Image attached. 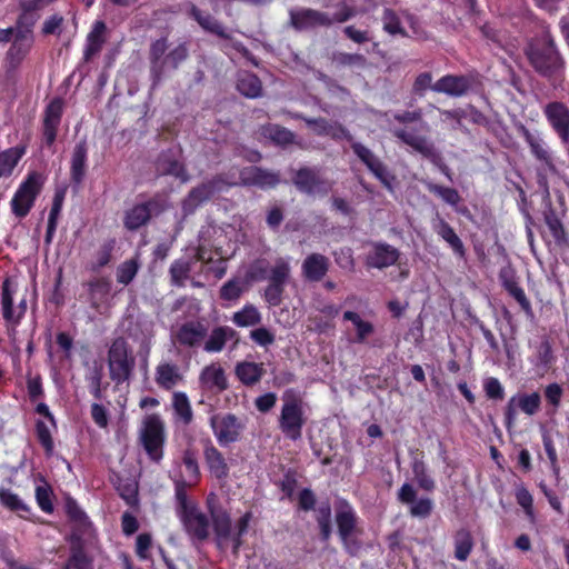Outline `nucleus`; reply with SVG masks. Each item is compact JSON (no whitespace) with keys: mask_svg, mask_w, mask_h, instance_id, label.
Instances as JSON below:
<instances>
[{"mask_svg":"<svg viewBox=\"0 0 569 569\" xmlns=\"http://www.w3.org/2000/svg\"><path fill=\"white\" fill-rule=\"evenodd\" d=\"M249 277L252 280H267L263 298L270 307L279 306L283 300L286 286L291 280V264L289 257H278L272 263L263 268L260 262L252 266Z\"/></svg>","mask_w":569,"mask_h":569,"instance_id":"obj_1","label":"nucleus"},{"mask_svg":"<svg viewBox=\"0 0 569 569\" xmlns=\"http://www.w3.org/2000/svg\"><path fill=\"white\" fill-rule=\"evenodd\" d=\"M525 54L537 73L541 77L551 79L562 74L565 70V59L558 51L555 41L550 37H545L531 41L525 49Z\"/></svg>","mask_w":569,"mask_h":569,"instance_id":"obj_2","label":"nucleus"},{"mask_svg":"<svg viewBox=\"0 0 569 569\" xmlns=\"http://www.w3.org/2000/svg\"><path fill=\"white\" fill-rule=\"evenodd\" d=\"M106 361L109 378L116 386L128 383L132 379L137 358L124 337H117L108 343Z\"/></svg>","mask_w":569,"mask_h":569,"instance_id":"obj_3","label":"nucleus"},{"mask_svg":"<svg viewBox=\"0 0 569 569\" xmlns=\"http://www.w3.org/2000/svg\"><path fill=\"white\" fill-rule=\"evenodd\" d=\"M208 507L218 548L224 550L231 547L233 553H237L242 543L241 537L248 530L250 513H244L236 525L232 526L229 515L222 509H214L209 499Z\"/></svg>","mask_w":569,"mask_h":569,"instance_id":"obj_4","label":"nucleus"},{"mask_svg":"<svg viewBox=\"0 0 569 569\" xmlns=\"http://www.w3.org/2000/svg\"><path fill=\"white\" fill-rule=\"evenodd\" d=\"M282 401L278 420L279 429L286 438L297 441L302 437V429L307 422L305 402L289 392L283 395Z\"/></svg>","mask_w":569,"mask_h":569,"instance_id":"obj_5","label":"nucleus"},{"mask_svg":"<svg viewBox=\"0 0 569 569\" xmlns=\"http://www.w3.org/2000/svg\"><path fill=\"white\" fill-rule=\"evenodd\" d=\"M139 439L151 460L158 462L162 459L166 428L159 415L151 413L143 418Z\"/></svg>","mask_w":569,"mask_h":569,"instance_id":"obj_6","label":"nucleus"},{"mask_svg":"<svg viewBox=\"0 0 569 569\" xmlns=\"http://www.w3.org/2000/svg\"><path fill=\"white\" fill-rule=\"evenodd\" d=\"M44 181V176L37 171H32L27 176L11 200V209L16 217L24 218L30 212L43 188Z\"/></svg>","mask_w":569,"mask_h":569,"instance_id":"obj_7","label":"nucleus"},{"mask_svg":"<svg viewBox=\"0 0 569 569\" xmlns=\"http://www.w3.org/2000/svg\"><path fill=\"white\" fill-rule=\"evenodd\" d=\"M212 432L222 447L239 441L246 429V419L233 413H218L210 418Z\"/></svg>","mask_w":569,"mask_h":569,"instance_id":"obj_8","label":"nucleus"},{"mask_svg":"<svg viewBox=\"0 0 569 569\" xmlns=\"http://www.w3.org/2000/svg\"><path fill=\"white\" fill-rule=\"evenodd\" d=\"M166 201L160 198H151L146 202L134 204L127 210L123 218L124 228L136 231L147 224L152 216H158L166 210Z\"/></svg>","mask_w":569,"mask_h":569,"instance_id":"obj_9","label":"nucleus"},{"mask_svg":"<svg viewBox=\"0 0 569 569\" xmlns=\"http://www.w3.org/2000/svg\"><path fill=\"white\" fill-rule=\"evenodd\" d=\"M540 406L541 397L538 392H518L513 395L508 400L507 406L505 408V420L507 430H510L513 427L519 411L528 416H535L540 410Z\"/></svg>","mask_w":569,"mask_h":569,"instance_id":"obj_10","label":"nucleus"},{"mask_svg":"<svg viewBox=\"0 0 569 569\" xmlns=\"http://www.w3.org/2000/svg\"><path fill=\"white\" fill-rule=\"evenodd\" d=\"M293 184L300 192L323 197L331 191L333 182L321 177L318 170L306 167L296 172Z\"/></svg>","mask_w":569,"mask_h":569,"instance_id":"obj_11","label":"nucleus"},{"mask_svg":"<svg viewBox=\"0 0 569 569\" xmlns=\"http://www.w3.org/2000/svg\"><path fill=\"white\" fill-rule=\"evenodd\" d=\"M392 134L423 158L432 162L440 159L435 143L428 137L418 133L416 129L398 128L392 130Z\"/></svg>","mask_w":569,"mask_h":569,"instance_id":"obj_12","label":"nucleus"},{"mask_svg":"<svg viewBox=\"0 0 569 569\" xmlns=\"http://www.w3.org/2000/svg\"><path fill=\"white\" fill-rule=\"evenodd\" d=\"M290 24L298 31H306L316 28H330L332 21L328 12L311 8H299L289 11Z\"/></svg>","mask_w":569,"mask_h":569,"instance_id":"obj_13","label":"nucleus"},{"mask_svg":"<svg viewBox=\"0 0 569 569\" xmlns=\"http://www.w3.org/2000/svg\"><path fill=\"white\" fill-rule=\"evenodd\" d=\"M518 132L523 137L525 141L529 146L531 154L535 159L540 162L546 169L556 171L552 152L545 141L542 134L539 131H531L525 124L520 123L517 127Z\"/></svg>","mask_w":569,"mask_h":569,"instance_id":"obj_14","label":"nucleus"},{"mask_svg":"<svg viewBox=\"0 0 569 569\" xmlns=\"http://www.w3.org/2000/svg\"><path fill=\"white\" fill-rule=\"evenodd\" d=\"M178 517L181 520L186 532L192 540L202 542L208 539L211 522L198 506L186 510Z\"/></svg>","mask_w":569,"mask_h":569,"instance_id":"obj_15","label":"nucleus"},{"mask_svg":"<svg viewBox=\"0 0 569 569\" xmlns=\"http://www.w3.org/2000/svg\"><path fill=\"white\" fill-rule=\"evenodd\" d=\"M543 114L563 146L569 149V108L560 101L543 107Z\"/></svg>","mask_w":569,"mask_h":569,"instance_id":"obj_16","label":"nucleus"},{"mask_svg":"<svg viewBox=\"0 0 569 569\" xmlns=\"http://www.w3.org/2000/svg\"><path fill=\"white\" fill-rule=\"evenodd\" d=\"M207 335L208 329L202 322L187 321L178 326L171 337L173 343L180 347L197 349L202 346Z\"/></svg>","mask_w":569,"mask_h":569,"instance_id":"obj_17","label":"nucleus"},{"mask_svg":"<svg viewBox=\"0 0 569 569\" xmlns=\"http://www.w3.org/2000/svg\"><path fill=\"white\" fill-rule=\"evenodd\" d=\"M62 113L63 101L61 98H54L44 109L42 120V136L48 147H51L56 141Z\"/></svg>","mask_w":569,"mask_h":569,"instance_id":"obj_18","label":"nucleus"},{"mask_svg":"<svg viewBox=\"0 0 569 569\" xmlns=\"http://www.w3.org/2000/svg\"><path fill=\"white\" fill-rule=\"evenodd\" d=\"M279 181L277 172L250 166L240 170L238 184L266 189L276 187Z\"/></svg>","mask_w":569,"mask_h":569,"instance_id":"obj_19","label":"nucleus"},{"mask_svg":"<svg viewBox=\"0 0 569 569\" xmlns=\"http://www.w3.org/2000/svg\"><path fill=\"white\" fill-rule=\"evenodd\" d=\"M199 386L216 395L227 390L229 385L223 368L217 362L206 366L199 375Z\"/></svg>","mask_w":569,"mask_h":569,"instance_id":"obj_20","label":"nucleus"},{"mask_svg":"<svg viewBox=\"0 0 569 569\" xmlns=\"http://www.w3.org/2000/svg\"><path fill=\"white\" fill-rule=\"evenodd\" d=\"M183 380L184 376L180 367L174 362L161 361L154 369V381L162 390L170 391L181 385Z\"/></svg>","mask_w":569,"mask_h":569,"instance_id":"obj_21","label":"nucleus"},{"mask_svg":"<svg viewBox=\"0 0 569 569\" xmlns=\"http://www.w3.org/2000/svg\"><path fill=\"white\" fill-rule=\"evenodd\" d=\"M399 251L388 243L375 242L366 258V264L371 268L383 269L397 262Z\"/></svg>","mask_w":569,"mask_h":569,"instance_id":"obj_22","label":"nucleus"},{"mask_svg":"<svg viewBox=\"0 0 569 569\" xmlns=\"http://www.w3.org/2000/svg\"><path fill=\"white\" fill-rule=\"evenodd\" d=\"M470 80L466 76L447 74L438 79L432 91L451 97H461L470 89Z\"/></svg>","mask_w":569,"mask_h":569,"instance_id":"obj_23","label":"nucleus"},{"mask_svg":"<svg viewBox=\"0 0 569 569\" xmlns=\"http://www.w3.org/2000/svg\"><path fill=\"white\" fill-rule=\"evenodd\" d=\"M351 148L357 157L367 166V168L377 177L383 184L389 186L388 174L383 163L375 156V153L360 142H352Z\"/></svg>","mask_w":569,"mask_h":569,"instance_id":"obj_24","label":"nucleus"},{"mask_svg":"<svg viewBox=\"0 0 569 569\" xmlns=\"http://www.w3.org/2000/svg\"><path fill=\"white\" fill-rule=\"evenodd\" d=\"M329 259L321 253L307 256L301 266V273L308 281H320L329 270Z\"/></svg>","mask_w":569,"mask_h":569,"instance_id":"obj_25","label":"nucleus"},{"mask_svg":"<svg viewBox=\"0 0 569 569\" xmlns=\"http://www.w3.org/2000/svg\"><path fill=\"white\" fill-rule=\"evenodd\" d=\"M203 458L212 476L217 479H226L229 475V467L223 455L212 445L210 440L206 441L203 448Z\"/></svg>","mask_w":569,"mask_h":569,"instance_id":"obj_26","label":"nucleus"},{"mask_svg":"<svg viewBox=\"0 0 569 569\" xmlns=\"http://www.w3.org/2000/svg\"><path fill=\"white\" fill-rule=\"evenodd\" d=\"M156 169L159 174L173 176L182 182L189 180V176L183 164L173 156L171 151L161 152L156 161Z\"/></svg>","mask_w":569,"mask_h":569,"instance_id":"obj_27","label":"nucleus"},{"mask_svg":"<svg viewBox=\"0 0 569 569\" xmlns=\"http://www.w3.org/2000/svg\"><path fill=\"white\" fill-rule=\"evenodd\" d=\"M188 13L204 31L216 34L222 39H230L229 33L226 31V27L210 13L200 10L194 4L190 6Z\"/></svg>","mask_w":569,"mask_h":569,"instance_id":"obj_28","label":"nucleus"},{"mask_svg":"<svg viewBox=\"0 0 569 569\" xmlns=\"http://www.w3.org/2000/svg\"><path fill=\"white\" fill-rule=\"evenodd\" d=\"M433 230L451 248L456 256L461 259L466 257V248L462 240L445 219L438 217L433 222Z\"/></svg>","mask_w":569,"mask_h":569,"instance_id":"obj_29","label":"nucleus"},{"mask_svg":"<svg viewBox=\"0 0 569 569\" xmlns=\"http://www.w3.org/2000/svg\"><path fill=\"white\" fill-rule=\"evenodd\" d=\"M87 158L88 146L87 141L82 139L74 146L70 162V178L72 182L78 186L83 181L86 176Z\"/></svg>","mask_w":569,"mask_h":569,"instance_id":"obj_30","label":"nucleus"},{"mask_svg":"<svg viewBox=\"0 0 569 569\" xmlns=\"http://www.w3.org/2000/svg\"><path fill=\"white\" fill-rule=\"evenodd\" d=\"M237 332L227 326L216 327L211 330L207 339L202 342V348L206 352L216 353L223 350L227 341L234 339Z\"/></svg>","mask_w":569,"mask_h":569,"instance_id":"obj_31","label":"nucleus"},{"mask_svg":"<svg viewBox=\"0 0 569 569\" xmlns=\"http://www.w3.org/2000/svg\"><path fill=\"white\" fill-rule=\"evenodd\" d=\"M258 134L260 138L269 140L276 146L286 147L295 141V133L289 129L276 124V123H267L259 128Z\"/></svg>","mask_w":569,"mask_h":569,"instance_id":"obj_32","label":"nucleus"},{"mask_svg":"<svg viewBox=\"0 0 569 569\" xmlns=\"http://www.w3.org/2000/svg\"><path fill=\"white\" fill-rule=\"evenodd\" d=\"M32 44V37L29 32L18 30L13 42L7 52V59L12 67L18 66L28 54Z\"/></svg>","mask_w":569,"mask_h":569,"instance_id":"obj_33","label":"nucleus"},{"mask_svg":"<svg viewBox=\"0 0 569 569\" xmlns=\"http://www.w3.org/2000/svg\"><path fill=\"white\" fill-rule=\"evenodd\" d=\"M106 23L103 21H96L91 31L87 36L84 60L90 61L102 49L106 42Z\"/></svg>","mask_w":569,"mask_h":569,"instance_id":"obj_34","label":"nucleus"},{"mask_svg":"<svg viewBox=\"0 0 569 569\" xmlns=\"http://www.w3.org/2000/svg\"><path fill=\"white\" fill-rule=\"evenodd\" d=\"M336 522L340 538L347 541L356 526V513L349 503L342 502L337 508Z\"/></svg>","mask_w":569,"mask_h":569,"instance_id":"obj_35","label":"nucleus"},{"mask_svg":"<svg viewBox=\"0 0 569 569\" xmlns=\"http://www.w3.org/2000/svg\"><path fill=\"white\" fill-rule=\"evenodd\" d=\"M234 373L244 386H253L258 383L264 375L263 363L250 361L239 362L234 368Z\"/></svg>","mask_w":569,"mask_h":569,"instance_id":"obj_36","label":"nucleus"},{"mask_svg":"<svg viewBox=\"0 0 569 569\" xmlns=\"http://www.w3.org/2000/svg\"><path fill=\"white\" fill-rule=\"evenodd\" d=\"M87 287L91 307L99 309L111 291L110 280L103 277L94 278L87 283Z\"/></svg>","mask_w":569,"mask_h":569,"instance_id":"obj_37","label":"nucleus"},{"mask_svg":"<svg viewBox=\"0 0 569 569\" xmlns=\"http://www.w3.org/2000/svg\"><path fill=\"white\" fill-rule=\"evenodd\" d=\"M176 419L183 426H189L193 420V411L187 393L176 391L172 393L171 402Z\"/></svg>","mask_w":569,"mask_h":569,"instance_id":"obj_38","label":"nucleus"},{"mask_svg":"<svg viewBox=\"0 0 569 569\" xmlns=\"http://www.w3.org/2000/svg\"><path fill=\"white\" fill-rule=\"evenodd\" d=\"M168 50V40L167 38H160L153 41L150 46L149 51V60L151 63V70L157 80L160 79L163 68L166 63H163V56Z\"/></svg>","mask_w":569,"mask_h":569,"instance_id":"obj_39","label":"nucleus"},{"mask_svg":"<svg viewBox=\"0 0 569 569\" xmlns=\"http://www.w3.org/2000/svg\"><path fill=\"white\" fill-rule=\"evenodd\" d=\"M238 91L250 99L259 98L262 94L261 80L251 72H242L237 81Z\"/></svg>","mask_w":569,"mask_h":569,"instance_id":"obj_40","label":"nucleus"},{"mask_svg":"<svg viewBox=\"0 0 569 569\" xmlns=\"http://www.w3.org/2000/svg\"><path fill=\"white\" fill-rule=\"evenodd\" d=\"M343 320L352 322L356 329L355 342L365 343L367 339L373 335L375 326L372 322L363 320L359 313L355 311H345Z\"/></svg>","mask_w":569,"mask_h":569,"instance_id":"obj_41","label":"nucleus"},{"mask_svg":"<svg viewBox=\"0 0 569 569\" xmlns=\"http://www.w3.org/2000/svg\"><path fill=\"white\" fill-rule=\"evenodd\" d=\"M545 222L556 246L563 248L569 244V238L563 224L553 210L545 212Z\"/></svg>","mask_w":569,"mask_h":569,"instance_id":"obj_42","label":"nucleus"},{"mask_svg":"<svg viewBox=\"0 0 569 569\" xmlns=\"http://www.w3.org/2000/svg\"><path fill=\"white\" fill-rule=\"evenodd\" d=\"M455 558L466 561L473 549V538L468 529L461 528L453 536Z\"/></svg>","mask_w":569,"mask_h":569,"instance_id":"obj_43","label":"nucleus"},{"mask_svg":"<svg viewBox=\"0 0 569 569\" xmlns=\"http://www.w3.org/2000/svg\"><path fill=\"white\" fill-rule=\"evenodd\" d=\"M191 267V262L187 259L174 260L169 268L171 283L176 287H183L189 279Z\"/></svg>","mask_w":569,"mask_h":569,"instance_id":"obj_44","label":"nucleus"},{"mask_svg":"<svg viewBox=\"0 0 569 569\" xmlns=\"http://www.w3.org/2000/svg\"><path fill=\"white\" fill-rule=\"evenodd\" d=\"M24 153V149L10 148L0 152V178L11 174Z\"/></svg>","mask_w":569,"mask_h":569,"instance_id":"obj_45","label":"nucleus"},{"mask_svg":"<svg viewBox=\"0 0 569 569\" xmlns=\"http://www.w3.org/2000/svg\"><path fill=\"white\" fill-rule=\"evenodd\" d=\"M232 321L238 327H250L260 323L261 315L254 306L247 305L233 313Z\"/></svg>","mask_w":569,"mask_h":569,"instance_id":"obj_46","label":"nucleus"},{"mask_svg":"<svg viewBox=\"0 0 569 569\" xmlns=\"http://www.w3.org/2000/svg\"><path fill=\"white\" fill-rule=\"evenodd\" d=\"M412 473L418 486L426 490L432 491L436 487L435 480L428 475L426 463L422 459H413L412 461Z\"/></svg>","mask_w":569,"mask_h":569,"instance_id":"obj_47","label":"nucleus"},{"mask_svg":"<svg viewBox=\"0 0 569 569\" xmlns=\"http://www.w3.org/2000/svg\"><path fill=\"white\" fill-rule=\"evenodd\" d=\"M134 327L139 330L140 335L130 330L129 336L134 340H140L141 346L149 351L154 337L153 323L147 320H137Z\"/></svg>","mask_w":569,"mask_h":569,"instance_id":"obj_48","label":"nucleus"},{"mask_svg":"<svg viewBox=\"0 0 569 569\" xmlns=\"http://www.w3.org/2000/svg\"><path fill=\"white\" fill-rule=\"evenodd\" d=\"M506 290L517 300L525 313L532 318L533 310L523 289L513 280H506L503 283Z\"/></svg>","mask_w":569,"mask_h":569,"instance_id":"obj_49","label":"nucleus"},{"mask_svg":"<svg viewBox=\"0 0 569 569\" xmlns=\"http://www.w3.org/2000/svg\"><path fill=\"white\" fill-rule=\"evenodd\" d=\"M139 270L138 259H129L123 261L117 268V281L121 284H129L136 277Z\"/></svg>","mask_w":569,"mask_h":569,"instance_id":"obj_50","label":"nucleus"},{"mask_svg":"<svg viewBox=\"0 0 569 569\" xmlns=\"http://www.w3.org/2000/svg\"><path fill=\"white\" fill-rule=\"evenodd\" d=\"M381 21H382L383 30L386 32H388L389 34L406 36V31L400 23V19L393 10L386 8L383 10Z\"/></svg>","mask_w":569,"mask_h":569,"instance_id":"obj_51","label":"nucleus"},{"mask_svg":"<svg viewBox=\"0 0 569 569\" xmlns=\"http://www.w3.org/2000/svg\"><path fill=\"white\" fill-rule=\"evenodd\" d=\"M427 189L431 193L440 197L446 203L450 206H456L461 200L459 192L453 188L443 187L436 183H428Z\"/></svg>","mask_w":569,"mask_h":569,"instance_id":"obj_52","label":"nucleus"},{"mask_svg":"<svg viewBox=\"0 0 569 569\" xmlns=\"http://www.w3.org/2000/svg\"><path fill=\"white\" fill-rule=\"evenodd\" d=\"M243 291L244 286L242 281L239 279H231L220 288L219 295L222 300L236 301L241 297Z\"/></svg>","mask_w":569,"mask_h":569,"instance_id":"obj_53","label":"nucleus"},{"mask_svg":"<svg viewBox=\"0 0 569 569\" xmlns=\"http://www.w3.org/2000/svg\"><path fill=\"white\" fill-rule=\"evenodd\" d=\"M182 462L188 476V485H196L200 475L196 453L192 450H186Z\"/></svg>","mask_w":569,"mask_h":569,"instance_id":"obj_54","label":"nucleus"},{"mask_svg":"<svg viewBox=\"0 0 569 569\" xmlns=\"http://www.w3.org/2000/svg\"><path fill=\"white\" fill-rule=\"evenodd\" d=\"M2 315H3V318L7 320V321H13V322H17L21 316H22V312H19L18 315H14V311H13V299H12V295L9 290V286H8V281H6L2 286Z\"/></svg>","mask_w":569,"mask_h":569,"instance_id":"obj_55","label":"nucleus"},{"mask_svg":"<svg viewBox=\"0 0 569 569\" xmlns=\"http://www.w3.org/2000/svg\"><path fill=\"white\" fill-rule=\"evenodd\" d=\"M0 502L12 511H29L27 505L9 489H0Z\"/></svg>","mask_w":569,"mask_h":569,"instance_id":"obj_56","label":"nucleus"},{"mask_svg":"<svg viewBox=\"0 0 569 569\" xmlns=\"http://www.w3.org/2000/svg\"><path fill=\"white\" fill-rule=\"evenodd\" d=\"M214 196L211 187L207 181L191 189L188 194L187 201L192 206H198Z\"/></svg>","mask_w":569,"mask_h":569,"instance_id":"obj_57","label":"nucleus"},{"mask_svg":"<svg viewBox=\"0 0 569 569\" xmlns=\"http://www.w3.org/2000/svg\"><path fill=\"white\" fill-rule=\"evenodd\" d=\"M188 481H177L176 482V500H177V515L184 512L193 507H197L196 503L190 502L187 497V487Z\"/></svg>","mask_w":569,"mask_h":569,"instance_id":"obj_58","label":"nucleus"},{"mask_svg":"<svg viewBox=\"0 0 569 569\" xmlns=\"http://www.w3.org/2000/svg\"><path fill=\"white\" fill-rule=\"evenodd\" d=\"M188 56L189 50L187 44L180 43L169 51V53L163 59V63L172 69H177L179 64L188 58Z\"/></svg>","mask_w":569,"mask_h":569,"instance_id":"obj_59","label":"nucleus"},{"mask_svg":"<svg viewBox=\"0 0 569 569\" xmlns=\"http://www.w3.org/2000/svg\"><path fill=\"white\" fill-rule=\"evenodd\" d=\"M116 241L114 239H109L101 244L99 250L96 253V262L93 266L94 270H98L104 266H107L112 257V251L114 249Z\"/></svg>","mask_w":569,"mask_h":569,"instance_id":"obj_60","label":"nucleus"},{"mask_svg":"<svg viewBox=\"0 0 569 569\" xmlns=\"http://www.w3.org/2000/svg\"><path fill=\"white\" fill-rule=\"evenodd\" d=\"M36 433L46 452L51 455L53 451V440L49 426L44 421L38 420L36 423Z\"/></svg>","mask_w":569,"mask_h":569,"instance_id":"obj_61","label":"nucleus"},{"mask_svg":"<svg viewBox=\"0 0 569 569\" xmlns=\"http://www.w3.org/2000/svg\"><path fill=\"white\" fill-rule=\"evenodd\" d=\"M432 509L433 502L430 498H420L410 505V515L416 518H427Z\"/></svg>","mask_w":569,"mask_h":569,"instance_id":"obj_62","label":"nucleus"},{"mask_svg":"<svg viewBox=\"0 0 569 569\" xmlns=\"http://www.w3.org/2000/svg\"><path fill=\"white\" fill-rule=\"evenodd\" d=\"M432 80L433 77L431 72L426 71L419 73L412 83V92L419 97H423L427 90H432Z\"/></svg>","mask_w":569,"mask_h":569,"instance_id":"obj_63","label":"nucleus"},{"mask_svg":"<svg viewBox=\"0 0 569 569\" xmlns=\"http://www.w3.org/2000/svg\"><path fill=\"white\" fill-rule=\"evenodd\" d=\"M102 369L98 367L93 368V370L87 376L90 392L96 399H101L102 397Z\"/></svg>","mask_w":569,"mask_h":569,"instance_id":"obj_64","label":"nucleus"}]
</instances>
